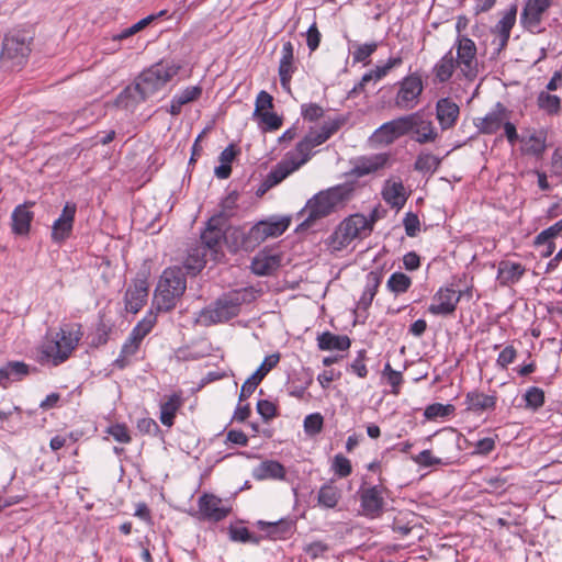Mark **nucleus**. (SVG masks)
Masks as SVG:
<instances>
[{"label":"nucleus","mask_w":562,"mask_h":562,"mask_svg":"<svg viewBox=\"0 0 562 562\" xmlns=\"http://www.w3.org/2000/svg\"><path fill=\"white\" fill-rule=\"evenodd\" d=\"M188 257L183 266H175L164 270L154 294V306L158 312L173 310L187 289V274L195 276L204 266V257L196 255L194 263Z\"/></svg>","instance_id":"nucleus-1"},{"label":"nucleus","mask_w":562,"mask_h":562,"mask_svg":"<svg viewBox=\"0 0 562 562\" xmlns=\"http://www.w3.org/2000/svg\"><path fill=\"white\" fill-rule=\"evenodd\" d=\"M355 193V183L345 182L334 186L326 190L319 191L311 198L302 213L307 216L302 222L301 226L311 227L317 220L328 216L338 207L344 206L351 200Z\"/></svg>","instance_id":"nucleus-2"},{"label":"nucleus","mask_w":562,"mask_h":562,"mask_svg":"<svg viewBox=\"0 0 562 562\" xmlns=\"http://www.w3.org/2000/svg\"><path fill=\"white\" fill-rule=\"evenodd\" d=\"M180 67L172 63H157L144 70L133 87H127L119 97L120 101L130 97L135 102L145 101L166 86L179 71Z\"/></svg>","instance_id":"nucleus-3"},{"label":"nucleus","mask_w":562,"mask_h":562,"mask_svg":"<svg viewBox=\"0 0 562 562\" xmlns=\"http://www.w3.org/2000/svg\"><path fill=\"white\" fill-rule=\"evenodd\" d=\"M83 333L79 324L60 326L55 337L47 339L40 348L38 361L59 366L65 362L78 346Z\"/></svg>","instance_id":"nucleus-4"},{"label":"nucleus","mask_w":562,"mask_h":562,"mask_svg":"<svg viewBox=\"0 0 562 562\" xmlns=\"http://www.w3.org/2000/svg\"><path fill=\"white\" fill-rule=\"evenodd\" d=\"M247 290H236L220 296L212 305L203 308L196 322L203 326L227 322L237 316L246 302Z\"/></svg>","instance_id":"nucleus-5"},{"label":"nucleus","mask_w":562,"mask_h":562,"mask_svg":"<svg viewBox=\"0 0 562 562\" xmlns=\"http://www.w3.org/2000/svg\"><path fill=\"white\" fill-rule=\"evenodd\" d=\"M313 148L314 147L305 137L299 142L295 149L288 153L285 157L268 173L263 182V191L277 186L289 175L306 164L311 158Z\"/></svg>","instance_id":"nucleus-6"},{"label":"nucleus","mask_w":562,"mask_h":562,"mask_svg":"<svg viewBox=\"0 0 562 562\" xmlns=\"http://www.w3.org/2000/svg\"><path fill=\"white\" fill-rule=\"evenodd\" d=\"M226 224L221 222V217H211L205 229L201 233V247H195L189 250L188 257L194 255L191 258V263H194L196 255L203 256L206 262L207 252L216 260L222 251V245L225 243V228Z\"/></svg>","instance_id":"nucleus-7"},{"label":"nucleus","mask_w":562,"mask_h":562,"mask_svg":"<svg viewBox=\"0 0 562 562\" xmlns=\"http://www.w3.org/2000/svg\"><path fill=\"white\" fill-rule=\"evenodd\" d=\"M31 52L30 43L23 34H7L3 38L0 61L5 69L21 68Z\"/></svg>","instance_id":"nucleus-8"},{"label":"nucleus","mask_w":562,"mask_h":562,"mask_svg":"<svg viewBox=\"0 0 562 562\" xmlns=\"http://www.w3.org/2000/svg\"><path fill=\"white\" fill-rule=\"evenodd\" d=\"M370 222L362 214H353L344 220L329 237V245L335 250H341L352 240L360 237L362 232H368Z\"/></svg>","instance_id":"nucleus-9"},{"label":"nucleus","mask_w":562,"mask_h":562,"mask_svg":"<svg viewBox=\"0 0 562 562\" xmlns=\"http://www.w3.org/2000/svg\"><path fill=\"white\" fill-rule=\"evenodd\" d=\"M453 48L457 49V58H454L461 75L472 81L477 77V57L475 43L464 35H458Z\"/></svg>","instance_id":"nucleus-10"},{"label":"nucleus","mask_w":562,"mask_h":562,"mask_svg":"<svg viewBox=\"0 0 562 562\" xmlns=\"http://www.w3.org/2000/svg\"><path fill=\"white\" fill-rule=\"evenodd\" d=\"M290 225V218L260 221L249 229L248 248H256L269 237L282 235Z\"/></svg>","instance_id":"nucleus-11"},{"label":"nucleus","mask_w":562,"mask_h":562,"mask_svg":"<svg viewBox=\"0 0 562 562\" xmlns=\"http://www.w3.org/2000/svg\"><path fill=\"white\" fill-rule=\"evenodd\" d=\"M423 89L420 76L413 74L405 77L400 83V89L395 97V105L402 110L414 109L418 103Z\"/></svg>","instance_id":"nucleus-12"},{"label":"nucleus","mask_w":562,"mask_h":562,"mask_svg":"<svg viewBox=\"0 0 562 562\" xmlns=\"http://www.w3.org/2000/svg\"><path fill=\"white\" fill-rule=\"evenodd\" d=\"M384 488L380 485L362 486L358 494L360 499L361 514L374 519L382 515L384 507Z\"/></svg>","instance_id":"nucleus-13"},{"label":"nucleus","mask_w":562,"mask_h":562,"mask_svg":"<svg viewBox=\"0 0 562 562\" xmlns=\"http://www.w3.org/2000/svg\"><path fill=\"white\" fill-rule=\"evenodd\" d=\"M76 212V203L66 202L59 217L52 225L50 238L55 244L60 245L71 236Z\"/></svg>","instance_id":"nucleus-14"},{"label":"nucleus","mask_w":562,"mask_h":562,"mask_svg":"<svg viewBox=\"0 0 562 562\" xmlns=\"http://www.w3.org/2000/svg\"><path fill=\"white\" fill-rule=\"evenodd\" d=\"M390 156L386 153L357 157L351 161L352 168L348 175L356 178H362L364 176L375 173L387 165Z\"/></svg>","instance_id":"nucleus-15"},{"label":"nucleus","mask_w":562,"mask_h":562,"mask_svg":"<svg viewBox=\"0 0 562 562\" xmlns=\"http://www.w3.org/2000/svg\"><path fill=\"white\" fill-rule=\"evenodd\" d=\"M461 296L462 292H457L451 288H441L434 295V302L428 306V312L432 315H451Z\"/></svg>","instance_id":"nucleus-16"},{"label":"nucleus","mask_w":562,"mask_h":562,"mask_svg":"<svg viewBox=\"0 0 562 562\" xmlns=\"http://www.w3.org/2000/svg\"><path fill=\"white\" fill-rule=\"evenodd\" d=\"M548 132L546 128H527L521 137V151L536 158L542 157L547 149Z\"/></svg>","instance_id":"nucleus-17"},{"label":"nucleus","mask_w":562,"mask_h":562,"mask_svg":"<svg viewBox=\"0 0 562 562\" xmlns=\"http://www.w3.org/2000/svg\"><path fill=\"white\" fill-rule=\"evenodd\" d=\"M508 117V110L504 104L497 102L491 112H488L484 117L477 119L475 126L482 134H495Z\"/></svg>","instance_id":"nucleus-18"},{"label":"nucleus","mask_w":562,"mask_h":562,"mask_svg":"<svg viewBox=\"0 0 562 562\" xmlns=\"http://www.w3.org/2000/svg\"><path fill=\"white\" fill-rule=\"evenodd\" d=\"M412 138L418 144L434 143L438 138V132L434 123L425 117L422 112L413 113Z\"/></svg>","instance_id":"nucleus-19"},{"label":"nucleus","mask_w":562,"mask_h":562,"mask_svg":"<svg viewBox=\"0 0 562 562\" xmlns=\"http://www.w3.org/2000/svg\"><path fill=\"white\" fill-rule=\"evenodd\" d=\"M199 514L205 520L220 521L228 515L222 499L213 494H203L198 501Z\"/></svg>","instance_id":"nucleus-20"},{"label":"nucleus","mask_w":562,"mask_h":562,"mask_svg":"<svg viewBox=\"0 0 562 562\" xmlns=\"http://www.w3.org/2000/svg\"><path fill=\"white\" fill-rule=\"evenodd\" d=\"M552 0H527L520 15L521 24L533 31L540 25L542 14L550 8Z\"/></svg>","instance_id":"nucleus-21"},{"label":"nucleus","mask_w":562,"mask_h":562,"mask_svg":"<svg viewBox=\"0 0 562 562\" xmlns=\"http://www.w3.org/2000/svg\"><path fill=\"white\" fill-rule=\"evenodd\" d=\"M148 296V284L146 280H136L125 292L126 311L136 314L146 303Z\"/></svg>","instance_id":"nucleus-22"},{"label":"nucleus","mask_w":562,"mask_h":562,"mask_svg":"<svg viewBox=\"0 0 562 562\" xmlns=\"http://www.w3.org/2000/svg\"><path fill=\"white\" fill-rule=\"evenodd\" d=\"M34 203H24L18 205L11 215V229L12 233L19 236H26L31 229V223L34 218V213L30 207Z\"/></svg>","instance_id":"nucleus-23"},{"label":"nucleus","mask_w":562,"mask_h":562,"mask_svg":"<svg viewBox=\"0 0 562 562\" xmlns=\"http://www.w3.org/2000/svg\"><path fill=\"white\" fill-rule=\"evenodd\" d=\"M459 106L449 98L440 99L436 104V116L442 130L452 127L459 117Z\"/></svg>","instance_id":"nucleus-24"},{"label":"nucleus","mask_w":562,"mask_h":562,"mask_svg":"<svg viewBox=\"0 0 562 562\" xmlns=\"http://www.w3.org/2000/svg\"><path fill=\"white\" fill-rule=\"evenodd\" d=\"M382 198L392 207L402 209L407 200L403 182L386 180L382 189Z\"/></svg>","instance_id":"nucleus-25"},{"label":"nucleus","mask_w":562,"mask_h":562,"mask_svg":"<svg viewBox=\"0 0 562 562\" xmlns=\"http://www.w3.org/2000/svg\"><path fill=\"white\" fill-rule=\"evenodd\" d=\"M282 56L279 64V77L284 90L290 91V81L293 72V45L290 41L282 46Z\"/></svg>","instance_id":"nucleus-26"},{"label":"nucleus","mask_w":562,"mask_h":562,"mask_svg":"<svg viewBox=\"0 0 562 562\" xmlns=\"http://www.w3.org/2000/svg\"><path fill=\"white\" fill-rule=\"evenodd\" d=\"M457 68L458 65L454 61L451 48L435 64L432 68L435 80L439 83L449 81Z\"/></svg>","instance_id":"nucleus-27"},{"label":"nucleus","mask_w":562,"mask_h":562,"mask_svg":"<svg viewBox=\"0 0 562 562\" xmlns=\"http://www.w3.org/2000/svg\"><path fill=\"white\" fill-rule=\"evenodd\" d=\"M280 266V257L259 252L251 261V271L257 276H268L276 271Z\"/></svg>","instance_id":"nucleus-28"},{"label":"nucleus","mask_w":562,"mask_h":562,"mask_svg":"<svg viewBox=\"0 0 562 562\" xmlns=\"http://www.w3.org/2000/svg\"><path fill=\"white\" fill-rule=\"evenodd\" d=\"M525 273V268L517 262L502 261L498 266L497 280L502 285L516 283Z\"/></svg>","instance_id":"nucleus-29"},{"label":"nucleus","mask_w":562,"mask_h":562,"mask_svg":"<svg viewBox=\"0 0 562 562\" xmlns=\"http://www.w3.org/2000/svg\"><path fill=\"white\" fill-rule=\"evenodd\" d=\"M256 480L262 481L268 479L282 480L285 476L284 467L274 460L261 462L252 472Z\"/></svg>","instance_id":"nucleus-30"},{"label":"nucleus","mask_w":562,"mask_h":562,"mask_svg":"<svg viewBox=\"0 0 562 562\" xmlns=\"http://www.w3.org/2000/svg\"><path fill=\"white\" fill-rule=\"evenodd\" d=\"M30 373V367L23 361H9L0 368V384L5 386L8 381H20Z\"/></svg>","instance_id":"nucleus-31"},{"label":"nucleus","mask_w":562,"mask_h":562,"mask_svg":"<svg viewBox=\"0 0 562 562\" xmlns=\"http://www.w3.org/2000/svg\"><path fill=\"white\" fill-rule=\"evenodd\" d=\"M403 59L401 56L391 57L383 66H376L373 70L370 72H367L362 76L361 81L358 83V86L355 87V91L362 90L363 87L371 80H380L383 77H385L389 71L400 65H402Z\"/></svg>","instance_id":"nucleus-32"},{"label":"nucleus","mask_w":562,"mask_h":562,"mask_svg":"<svg viewBox=\"0 0 562 562\" xmlns=\"http://www.w3.org/2000/svg\"><path fill=\"white\" fill-rule=\"evenodd\" d=\"M318 348L321 350H347L351 340L346 335H335L330 331H325L317 337Z\"/></svg>","instance_id":"nucleus-33"},{"label":"nucleus","mask_w":562,"mask_h":562,"mask_svg":"<svg viewBox=\"0 0 562 562\" xmlns=\"http://www.w3.org/2000/svg\"><path fill=\"white\" fill-rule=\"evenodd\" d=\"M465 405L468 411L475 413L494 409L496 405V397L476 391L469 392L465 396Z\"/></svg>","instance_id":"nucleus-34"},{"label":"nucleus","mask_w":562,"mask_h":562,"mask_svg":"<svg viewBox=\"0 0 562 562\" xmlns=\"http://www.w3.org/2000/svg\"><path fill=\"white\" fill-rule=\"evenodd\" d=\"M182 405V398L178 394H172L168 400L160 404L159 419L164 426L171 427L178 409Z\"/></svg>","instance_id":"nucleus-35"},{"label":"nucleus","mask_w":562,"mask_h":562,"mask_svg":"<svg viewBox=\"0 0 562 562\" xmlns=\"http://www.w3.org/2000/svg\"><path fill=\"white\" fill-rule=\"evenodd\" d=\"M248 236L249 231L245 232L240 227H232L225 234V243L228 248L233 251L244 249L246 251H252L255 248H248Z\"/></svg>","instance_id":"nucleus-36"},{"label":"nucleus","mask_w":562,"mask_h":562,"mask_svg":"<svg viewBox=\"0 0 562 562\" xmlns=\"http://www.w3.org/2000/svg\"><path fill=\"white\" fill-rule=\"evenodd\" d=\"M341 498V491L333 482L321 486L317 495L318 505L325 508H334Z\"/></svg>","instance_id":"nucleus-37"},{"label":"nucleus","mask_w":562,"mask_h":562,"mask_svg":"<svg viewBox=\"0 0 562 562\" xmlns=\"http://www.w3.org/2000/svg\"><path fill=\"white\" fill-rule=\"evenodd\" d=\"M516 21V8H512L496 24L495 31L499 36V48H504L509 40L510 31Z\"/></svg>","instance_id":"nucleus-38"},{"label":"nucleus","mask_w":562,"mask_h":562,"mask_svg":"<svg viewBox=\"0 0 562 562\" xmlns=\"http://www.w3.org/2000/svg\"><path fill=\"white\" fill-rule=\"evenodd\" d=\"M441 160L430 153H420L414 164V169L418 172L432 175L440 166Z\"/></svg>","instance_id":"nucleus-39"},{"label":"nucleus","mask_w":562,"mask_h":562,"mask_svg":"<svg viewBox=\"0 0 562 562\" xmlns=\"http://www.w3.org/2000/svg\"><path fill=\"white\" fill-rule=\"evenodd\" d=\"M538 106L549 115H557L561 111V99L555 94L541 91L537 98Z\"/></svg>","instance_id":"nucleus-40"},{"label":"nucleus","mask_w":562,"mask_h":562,"mask_svg":"<svg viewBox=\"0 0 562 562\" xmlns=\"http://www.w3.org/2000/svg\"><path fill=\"white\" fill-rule=\"evenodd\" d=\"M238 198L239 195L236 191L228 193L220 204V212L215 214L213 217H221V222L227 225L229 217H232L235 213Z\"/></svg>","instance_id":"nucleus-41"},{"label":"nucleus","mask_w":562,"mask_h":562,"mask_svg":"<svg viewBox=\"0 0 562 562\" xmlns=\"http://www.w3.org/2000/svg\"><path fill=\"white\" fill-rule=\"evenodd\" d=\"M156 323V316L154 314H148L142 321L137 323V325L132 329L128 337L137 342L142 344L143 339L150 333L154 325Z\"/></svg>","instance_id":"nucleus-42"},{"label":"nucleus","mask_w":562,"mask_h":562,"mask_svg":"<svg viewBox=\"0 0 562 562\" xmlns=\"http://www.w3.org/2000/svg\"><path fill=\"white\" fill-rule=\"evenodd\" d=\"M412 285V280L403 272H394L386 282L387 289L394 294L405 293Z\"/></svg>","instance_id":"nucleus-43"},{"label":"nucleus","mask_w":562,"mask_h":562,"mask_svg":"<svg viewBox=\"0 0 562 562\" xmlns=\"http://www.w3.org/2000/svg\"><path fill=\"white\" fill-rule=\"evenodd\" d=\"M324 418L319 413H313L304 418V431L310 436L319 434L323 429Z\"/></svg>","instance_id":"nucleus-44"},{"label":"nucleus","mask_w":562,"mask_h":562,"mask_svg":"<svg viewBox=\"0 0 562 562\" xmlns=\"http://www.w3.org/2000/svg\"><path fill=\"white\" fill-rule=\"evenodd\" d=\"M229 539L243 543L251 542L257 544L259 542V538L252 535L246 527H231Z\"/></svg>","instance_id":"nucleus-45"},{"label":"nucleus","mask_w":562,"mask_h":562,"mask_svg":"<svg viewBox=\"0 0 562 562\" xmlns=\"http://www.w3.org/2000/svg\"><path fill=\"white\" fill-rule=\"evenodd\" d=\"M526 405L533 409H538L544 404V392L537 386H531L525 394Z\"/></svg>","instance_id":"nucleus-46"},{"label":"nucleus","mask_w":562,"mask_h":562,"mask_svg":"<svg viewBox=\"0 0 562 562\" xmlns=\"http://www.w3.org/2000/svg\"><path fill=\"white\" fill-rule=\"evenodd\" d=\"M378 43H366L357 45L352 52V59L355 63H367L368 58L376 50Z\"/></svg>","instance_id":"nucleus-47"},{"label":"nucleus","mask_w":562,"mask_h":562,"mask_svg":"<svg viewBox=\"0 0 562 562\" xmlns=\"http://www.w3.org/2000/svg\"><path fill=\"white\" fill-rule=\"evenodd\" d=\"M280 361V353L276 352L272 355L267 356L262 363L259 366V368L254 372L256 374V378H259V380H263L265 376L277 367V364Z\"/></svg>","instance_id":"nucleus-48"},{"label":"nucleus","mask_w":562,"mask_h":562,"mask_svg":"<svg viewBox=\"0 0 562 562\" xmlns=\"http://www.w3.org/2000/svg\"><path fill=\"white\" fill-rule=\"evenodd\" d=\"M408 516H412V514L400 513L397 516H395L392 525L393 531L400 533L401 536H407L413 529L412 520L407 519Z\"/></svg>","instance_id":"nucleus-49"},{"label":"nucleus","mask_w":562,"mask_h":562,"mask_svg":"<svg viewBox=\"0 0 562 562\" xmlns=\"http://www.w3.org/2000/svg\"><path fill=\"white\" fill-rule=\"evenodd\" d=\"M383 375L386 378L387 383L392 385V393L397 395L400 393V385L403 382V375L400 371L393 370L391 364L387 362L384 366Z\"/></svg>","instance_id":"nucleus-50"},{"label":"nucleus","mask_w":562,"mask_h":562,"mask_svg":"<svg viewBox=\"0 0 562 562\" xmlns=\"http://www.w3.org/2000/svg\"><path fill=\"white\" fill-rule=\"evenodd\" d=\"M254 117L258 119L268 131L278 130L282 125V119L274 112L266 111L261 114L255 115Z\"/></svg>","instance_id":"nucleus-51"},{"label":"nucleus","mask_w":562,"mask_h":562,"mask_svg":"<svg viewBox=\"0 0 562 562\" xmlns=\"http://www.w3.org/2000/svg\"><path fill=\"white\" fill-rule=\"evenodd\" d=\"M383 280V272L381 270L370 271L366 278L364 292L375 296L378 289Z\"/></svg>","instance_id":"nucleus-52"},{"label":"nucleus","mask_w":562,"mask_h":562,"mask_svg":"<svg viewBox=\"0 0 562 562\" xmlns=\"http://www.w3.org/2000/svg\"><path fill=\"white\" fill-rule=\"evenodd\" d=\"M412 122H413V113L401 116L398 119L392 120L393 127L395 130V135L398 137L411 134L412 132Z\"/></svg>","instance_id":"nucleus-53"},{"label":"nucleus","mask_w":562,"mask_h":562,"mask_svg":"<svg viewBox=\"0 0 562 562\" xmlns=\"http://www.w3.org/2000/svg\"><path fill=\"white\" fill-rule=\"evenodd\" d=\"M333 470L339 477H346L351 474L352 467L346 457L337 454L333 461Z\"/></svg>","instance_id":"nucleus-54"},{"label":"nucleus","mask_w":562,"mask_h":562,"mask_svg":"<svg viewBox=\"0 0 562 562\" xmlns=\"http://www.w3.org/2000/svg\"><path fill=\"white\" fill-rule=\"evenodd\" d=\"M106 432L121 443H128L132 440L130 431L124 424H114L108 428Z\"/></svg>","instance_id":"nucleus-55"},{"label":"nucleus","mask_w":562,"mask_h":562,"mask_svg":"<svg viewBox=\"0 0 562 562\" xmlns=\"http://www.w3.org/2000/svg\"><path fill=\"white\" fill-rule=\"evenodd\" d=\"M301 114L304 120L315 122L324 115V110L316 103L302 104Z\"/></svg>","instance_id":"nucleus-56"},{"label":"nucleus","mask_w":562,"mask_h":562,"mask_svg":"<svg viewBox=\"0 0 562 562\" xmlns=\"http://www.w3.org/2000/svg\"><path fill=\"white\" fill-rule=\"evenodd\" d=\"M272 106H273L272 97L267 91L261 90L256 98L254 116L261 114V113L268 111L269 109H272Z\"/></svg>","instance_id":"nucleus-57"},{"label":"nucleus","mask_w":562,"mask_h":562,"mask_svg":"<svg viewBox=\"0 0 562 562\" xmlns=\"http://www.w3.org/2000/svg\"><path fill=\"white\" fill-rule=\"evenodd\" d=\"M261 526L270 528L269 535L273 538H281L291 530V524L289 521L280 520L278 522H263L259 521Z\"/></svg>","instance_id":"nucleus-58"},{"label":"nucleus","mask_w":562,"mask_h":562,"mask_svg":"<svg viewBox=\"0 0 562 562\" xmlns=\"http://www.w3.org/2000/svg\"><path fill=\"white\" fill-rule=\"evenodd\" d=\"M403 225H404L406 235L409 237H415L420 229L419 218L413 212L406 213V215L403 220Z\"/></svg>","instance_id":"nucleus-59"},{"label":"nucleus","mask_w":562,"mask_h":562,"mask_svg":"<svg viewBox=\"0 0 562 562\" xmlns=\"http://www.w3.org/2000/svg\"><path fill=\"white\" fill-rule=\"evenodd\" d=\"M393 125L392 121L384 123L381 125L374 133L376 138H379L381 142L385 144L393 143L396 138H398L397 135H395V130L391 127Z\"/></svg>","instance_id":"nucleus-60"},{"label":"nucleus","mask_w":562,"mask_h":562,"mask_svg":"<svg viewBox=\"0 0 562 562\" xmlns=\"http://www.w3.org/2000/svg\"><path fill=\"white\" fill-rule=\"evenodd\" d=\"M257 412L268 422L277 416V406L268 400H260L257 403Z\"/></svg>","instance_id":"nucleus-61"},{"label":"nucleus","mask_w":562,"mask_h":562,"mask_svg":"<svg viewBox=\"0 0 562 562\" xmlns=\"http://www.w3.org/2000/svg\"><path fill=\"white\" fill-rule=\"evenodd\" d=\"M517 351L513 346H506L498 355L496 363L502 369H506L508 364L516 359Z\"/></svg>","instance_id":"nucleus-62"},{"label":"nucleus","mask_w":562,"mask_h":562,"mask_svg":"<svg viewBox=\"0 0 562 562\" xmlns=\"http://www.w3.org/2000/svg\"><path fill=\"white\" fill-rule=\"evenodd\" d=\"M261 381L262 380H259V378H256V374L252 373L241 385L239 401L241 402L248 398Z\"/></svg>","instance_id":"nucleus-63"},{"label":"nucleus","mask_w":562,"mask_h":562,"mask_svg":"<svg viewBox=\"0 0 562 562\" xmlns=\"http://www.w3.org/2000/svg\"><path fill=\"white\" fill-rule=\"evenodd\" d=\"M451 407H452L451 405H442L439 403L431 404L426 407L425 416L428 419H432V418H437V417H445V416L449 415Z\"/></svg>","instance_id":"nucleus-64"}]
</instances>
